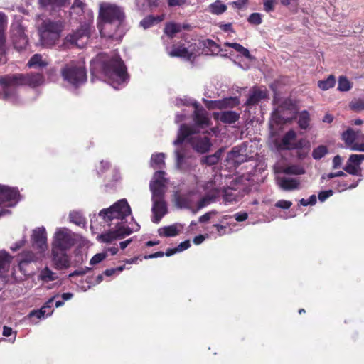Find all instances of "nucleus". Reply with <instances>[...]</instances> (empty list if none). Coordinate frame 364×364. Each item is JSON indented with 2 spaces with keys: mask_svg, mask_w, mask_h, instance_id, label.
<instances>
[{
  "mask_svg": "<svg viewBox=\"0 0 364 364\" xmlns=\"http://www.w3.org/2000/svg\"><path fill=\"white\" fill-rule=\"evenodd\" d=\"M131 215V208L125 198L119 200L107 208L102 209L97 217L102 223L109 227V230L99 235L97 240L110 243L138 231L140 226Z\"/></svg>",
  "mask_w": 364,
  "mask_h": 364,
  "instance_id": "f257e3e1",
  "label": "nucleus"
},
{
  "mask_svg": "<svg viewBox=\"0 0 364 364\" xmlns=\"http://www.w3.org/2000/svg\"><path fill=\"white\" fill-rule=\"evenodd\" d=\"M175 105L177 107L192 105L194 107V127L181 124L177 138L173 141L174 146L183 144L186 140L196 151L202 154L208 151L211 146L210 139L205 132L199 133V129H205L210 125V120L207 111L196 100L191 98H177L175 100Z\"/></svg>",
  "mask_w": 364,
  "mask_h": 364,
  "instance_id": "f03ea898",
  "label": "nucleus"
},
{
  "mask_svg": "<svg viewBox=\"0 0 364 364\" xmlns=\"http://www.w3.org/2000/svg\"><path fill=\"white\" fill-rule=\"evenodd\" d=\"M90 71L102 74L105 81L115 90L124 87L129 78L127 67L117 53L98 54L90 62Z\"/></svg>",
  "mask_w": 364,
  "mask_h": 364,
  "instance_id": "7ed1b4c3",
  "label": "nucleus"
},
{
  "mask_svg": "<svg viewBox=\"0 0 364 364\" xmlns=\"http://www.w3.org/2000/svg\"><path fill=\"white\" fill-rule=\"evenodd\" d=\"M44 77L41 73H15L0 76V93L1 99L14 105H20L24 103L20 96L18 87L28 86L36 87L43 84Z\"/></svg>",
  "mask_w": 364,
  "mask_h": 364,
  "instance_id": "20e7f679",
  "label": "nucleus"
},
{
  "mask_svg": "<svg viewBox=\"0 0 364 364\" xmlns=\"http://www.w3.org/2000/svg\"><path fill=\"white\" fill-rule=\"evenodd\" d=\"M98 24L102 37L121 41L124 34L123 23L125 14L123 8L109 2H102L99 5Z\"/></svg>",
  "mask_w": 364,
  "mask_h": 364,
  "instance_id": "39448f33",
  "label": "nucleus"
},
{
  "mask_svg": "<svg viewBox=\"0 0 364 364\" xmlns=\"http://www.w3.org/2000/svg\"><path fill=\"white\" fill-rule=\"evenodd\" d=\"M164 171H157L154 173L149 183L153 203L151 211L153 213L152 222L159 223L167 213V205L164 200L166 191L167 178Z\"/></svg>",
  "mask_w": 364,
  "mask_h": 364,
  "instance_id": "423d86ee",
  "label": "nucleus"
},
{
  "mask_svg": "<svg viewBox=\"0 0 364 364\" xmlns=\"http://www.w3.org/2000/svg\"><path fill=\"white\" fill-rule=\"evenodd\" d=\"M61 76L67 86L77 89L87 81V70L80 61H71L65 64L60 70Z\"/></svg>",
  "mask_w": 364,
  "mask_h": 364,
  "instance_id": "0eeeda50",
  "label": "nucleus"
},
{
  "mask_svg": "<svg viewBox=\"0 0 364 364\" xmlns=\"http://www.w3.org/2000/svg\"><path fill=\"white\" fill-rule=\"evenodd\" d=\"M64 27L60 20L46 19L38 27L40 44L44 48H50L58 41Z\"/></svg>",
  "mask_w": 364,
  "mask_h": 364,
  "instance_id": "6e6552de",
  "label": "nucleus"
},
{
  "mask_svg": "<svg viewBox=\"0 0 364 364\" xmlns=\"http://www.w3.org/2000/svg\"><path fill=\"white\" fill-rule=\"evenodd\" d=\"M176 146V149L174 151L176 168L183 172L191 171L196 166V163L191 156L190 149L183 144Z\"/></svg>",
  "mask_w": 364,
  "mask_h": 364,
  "instance_id": "1a4fd4ad",
  "label": "nucleus"
},
{
  "mask_svg": "<svg viewBox=\"0 0 364 364\" xmlns=\"http://www.w3.org/2000/svg\"><path fill=\"white\" fill-rule=\"evenodd\" d=\"M20 200L18 190L14 187L0 184V205L6 207H14ZM11 211L6 208H0V218L8 215Z\"/></svg>",
  "mask_w": 364,
  "mask_h": 364,
  "instance_id": "9d476101",
  "label": "nucleus"
},
{
  "mask_svg": "<svg viewBox=\"0 0 364 364\" xmlns=\"http://www.w3.org/2000/svg\"><path fill=\"white\" fill-rule=\"evenodd\" d=\"M75 244V239L70 230L58 228L53 235L51 247L69 250Z\"/></svg>",
  "mask_w": 364,
  "mask_h": 364,
  "instance_id": "9b49d317",
  "label": "nucleus"
},
{
  "mask_svg": "<svg viewBox=\"0 0 364 364\" xmlns=\"http://www.w3.org/2000/svg\"><path fill=\"white\" fill-rule=\"evenodd\" d=\"M10 32L14 48L19 51L25 49L28 46V38L25 34V28L18 20L12 23Z\"/></svg>",
  "mask_w": 364,
  "mask_h": 364,
  "instance_id": "f8f14e48",
  "label": "nucleus"
},
{
  "mask_svg": "<svg viewBox=\"0 0 364 364\" xmlns=\"http://www.w3.org/2000/svg\"><path fill=\"white\" fill-rule=\"evenodd\" d=\"M91 28L92 26L90 23H84L75 32L68 35L65 40L70 44L75 45L79 48H83L90 38Z\"/></svg>",
  "mask_w": 364,
  "mask_h": 364,
  "instance_id": "ddd939ff",
  "label": "nucleus"
},
{
  "mask_svg": "<svg viewBox=\"0 0 364 364\" xmlns=\"http://www.w3.org/2000/svg\"><path fill=\"white\" fill-rule=\"evenodd\" d=\"M68 251L51 247V261L55 269L63 270L70 267V257Z\"/></svg>",
  "mask_w": 364,
  "mask_h": 364,
  "instance_id": "4468645a",
  "label": "nucleus"
},
{
  "mask_svg": "<svg viewBox=\"0 0 364 364\" xmlns=\"http://www.w3.org/2000/svg\"><path fill=\"white\" fill-rule=\"evenodd\" d=\"M296 133L294 130L290 129L287 132L277 144V149L279 150H294L301 148L302 141L296 142Z\"/></svg>",
  "mask_w": 364,
  "mask_h": 364,
  "instance_id": "2eb2a0df",
  "label": "nucleus"
},
{
  "mask_svg": "<svg viewBox=\"0 0 364 364\" xmlns=\"http://www.w3.org/2000/svg\"><path fill=\"white\" fill-rule=\"evenodd\" d=\"M32 245L40 252H44L48 248L47 233L45 227H38L33 230L31 237Z\"/></svg>",
  "mask_w": 364,
  "mask_h": 364,
  "instance_id": "dca6fc26",
  "label": "nucleus"
},
{
  "mask_svg": "<svg viewBox=\"0 0 364 364\" xmlns=\"http://www.w3.org/2000/svg\"><path fill=\"white\" fill-rule=\"evenodd\" d=\"M205 105L210 109L233 107L239 104L237 97H226L218 100H205Z\"/></svg>",
  "mask_w": 364,
  "mask_h": 364,
  "instance_id": "f3484780",
  "label": "nucleus"
},
{
  "mask_svg": "<svg viewBox=\"0 0 364 364\" xmlns=\"http://www.w3.org/2000/svg\"><path fill=\"white\" fill-rule=\"evenodd\" d=\"M193 191H189L186 193H176L174 196L176 205L180 208L191 209L194 201L191 199Z\"/></svg>",
  "mask_w": 364,
  "mask_h": 364,
  "instance_id": "a211bd4d",
  "label": "nucleus"
},
{
  "mask_svg": "<svg viewBox=\"0 0 364 364\" xmlns=\"http://www.w3.org/2000/svg\"><path fill=\"white\" fill-rule=\"evenodd\" d=\"M277 183L284 191H293L299 189L300 182L297 178L287 176L277 178Z\"/></svg>",
  "mask_w": 364,
  "mask_h": 364,
  "instance_id": "6ab92c4d",
  "label": "nucleus"
},
{
  "mask_svg": "<svg viewBox=\"0 0 364 364\" xmlns=\"http://www.w3.org/2000/svg\"><path fill=\"white\" fill-rule=\"evenodd\" d=\"M267 96L268 95L266 89L262 90L260 88L254 87L250 92L249 97L246 102V105L248 106L257 105L262 100L266 99Z\"/></svg>",
  "mask_w": 364,
  "mask_h": 364,
  "instance_id": "aec40b11",
  "label": "nucleus"
},
{
  "mask_svg": "<svg viewBox=\"0 0 364 364\" xmlns=\"http://www.w3.org/2000/svg\"><path fill=\"white\" fill-rule=\"evenodd\" d=\"M168 53L171 57L181 58L186 60H190L193 56V53L183 45L173 46L172 50Z\"/></svg>",
  "mask_w": 364,
  "mask_h": 364,
  "instance_id": "412c9836",
  "label": "nucleus"
},
{
  "mask_svg": "<svg viewBox=\"0 0 364 364\" xmlns=\"http://www.w3.org/2000/svg\"><path fill=\"white\" fill-rule=\"evenodd\" d=\"M215 117L223 123L232 124L239 119L240 114L234 111H224L215 113Z\"/></svg>",
  "mask_w": 364,
  "mask_h": 364,
  "instance_id": "4be33fe9",
  "label": "nucleus"
},
{
  "mask_svg": "<svg viewBox=\"0 0 364 364\" xmlns=\"http://www.w3.org/2000/svg\"><path fill=\"white\" fill-rule=\"evenodd\" d=\"M39 259L38 255L31 250H26L23 251L19 256H18V264L20 267H22L23 265L36 262Z\"/></svg>",
  "mask_w": 364,
  "mask_h": 364,
  "instance_id": "5701e85b",
  "label": "nucleus"
},
{
  "mask_svg": "<svg viewBox=\"0 0 364 364\" xmlns=\"http://www.w3.org/2000/svg\"><path fill=\"white\" fill-rule=\"evenodd\" d=\"M37 278L38 281H41L43 283H48L56 280L58 275L50 268L46 267L39 272Z\"/></svg>",
  "mask_w": 364,
  "mask_h": 364,
  "instance_id": "b1692460",
  "label": "nucleus"
},
{
  "mask_svg": "<svg viewBox=\"0 0 364 364\" xmlns=\"http://www.w3.org/2000/svg\"><path fill=\"white\" fill-rule=\"evenodd\" d=\"M166 154L164 153H156L151 155L150 166L153 168H163L165 166Z\"/></svg>",
  "mask_w": 364,
  "mask_h": 364,
  "instance_id": "393cba45",
  "label": "nucleus"
},
{
  "mask_svg": "<svg viewBox=\"0 0 364 364\" xmlns=\"http://www.w3.org/2000/svg\"><path fill=\"white\" fill-rule=\"evenodd\" d=\"M359 132L354 131L352 128L347 129L341 134V139L348 147L355 142Z\"/></svg>",
  "mask_w": 364,
  "mask_h": 364,
  "instance_id": "a878e982",
  "label": "nucleus"
},
{
  "mask_svg": "<svg viewBox=\"0 0 364 364\" xmlns=\"http://www.w3.org/2000/svg\"><path fill=\"white\" fill-rule=\"evenodd\" d=\"M163 19H164V16H162V15L156 16L150 15V16L145 17L140 21V26L141 27H143L144 29H147V28L157 24L158 23L162 21Z\"/></svg>",
  "mask_w": 364,
  "mask_h": 364,
  "instance_id": "bb28decb",
  "label": "nucleus"
},
{
  "mask_svg": "<svg viewBox=\"0 0 364 364\" xmlns=\"http://www.w3.org/2000/svg\"><path fill=\"white\" fill-rule=\"evenodd\" d=\"M158 233L161 237H174L178 235L179 230L177 225L175 224L159 228Z\"/></svg>",
  "mask_w": 364,
  "mask_h": 364,
  "instance_id": "cd10ccee",
  "label": "nucleus"
},
{
  "mask_svg": "<svg viewBox=\"0 0 364 364\" xmlns=\"http://www.w3.org/2000/svg\"><path fill=\"white\" fill-rule=\"evenodd\" d=\"M27 65L29 68H41L48 65V62L42 59V55L40 54L33 55L28 62Z\"/></svg>",
  "mask_w": 364,
  "mask_h": 364,
  "instance_id": "c85d7f7f",
  "label": "nucleus"
},
{
  "mask_svg": "<svg viewBox=\"0 0 364 364\" xmlns=\"http://www.w3.org/2000/svg\"><path fill=\"white\" fill-rule=\"evenodd\" d=\"M227 10V6L220 0H216L208 6V11L215 15H220Z\"/></svg>",
  "mask_w": 364,
  "mask_h": 364,
  "instance_id": "c756f323",
  "label": "nucleus"
},
{
  "mask_svg": "<svg viewBox=\"0 0 364 364\" xmlns=\"http://www.w3.org/2000/svg\"><path fill=\"white\" fill-rule=\"evenodd\" d=\"M181 31V26L179 24L174 23H169L166 25L164 28L165 36H163L162 38L165 41V38H172L174 35Z\"/></svg>",
  "mask_w": 364,
  "mask_h": 364,
  "instance_id": "7c9ffc66",
  "label": "nucleus"
},
{
  "mask_svg": "<svg viewBox=\"0 0 364 364\" xmlns=\"http://www.w3.org/2000/svg\"><path fill=\"white\" fill-rule=\"evenodd\" d=\"M298 125L301 129H307L310 124V114L306 110H303L298 114Z\"/></svg>",
  "mask_w": 364,
  "mask_h": 364,
  "instance_id": "2f4dec72",
  "label": "nucleus"
},
{
  "mask_svg": "<svg viewBox=\"0 0 364 364\" xmlns=\"http://www.w3.org/2000/svg\"><path fill=\"white\" fill-rule=\"evenodd\" d=\"M69 219L71 223H73L78 226L84 227L86 225V219L80 211L70 212Z\"/></svg>",
  "mask_w": 364,
  "mask_h": 364,
  "instance_id": "473e14b6",
  "label": "nucleus"
},
{
  "mask_svg": "<svg viewBox=\"0 0 364 364\" xmlns=\"http://www.w3.org/2000/svg\"><path fill=\"white\" fill-rule=\"evenodd\" d=\"M224 46L232 48L237 53H239L240 54H241L242 56L245 57L246 58H248V59L252 58L250 51L239 43L225 42L224 43Z\"/></svg>",
  "mask_w": 364,
  "mask_h": 364,
  "instance_id": "72a5a7b5",
  "label": "nucleus"
},
{
  "mask_svg": "<svg viewBox=\"0 0 364 364\" xmlns=\"http://www.w3.org/2000/svg\"><path fill=\"white\" fill-rule=\"evenodd\" d=\"M54 310H50L49 311H44L42 308L37 310H32L28 315L30 319L36 317L37 319L41 320L48 316H50L53 313Z\"/></svg>",
  "mask_w": 364,
  "mask_h": 364,
  "instance_id": "f704fd0d",
  "label": "nucleus"
},
{
  "mask_svg": "<svg viewBox=\"0 0 364 364\" xmlns=\"http://www.w3.org/2000/svg\"><path fill=\"white\" fill-rule=\"evenodd\" d=\"M38 2L41 8H46L49 6L52 7H60L64 6L67 0H38Z\"/></svg>",
  "mask_w": 364,
  "mask_h": 364,
  "instance_id": "c9c22d12",
  "label": "nucleus"
},
{
  "mask_svg": "<svg viewBox=\"0 0 364 364\" xmlns=\"http://www.w3.org/2000/svg\"><path fill=\"white\" fill-rule=\"evenodd\" d=\"M215 200V197L212 195L207 194L202 198H200L198 203L197 207L196 210H193V213H196L198 210L208 206L209 204H210L212 202Z\"/></svg>",
  "mask_w": 364,
  "mask_h": 364,
  "instance_id": "e433bc0d",
  "label": "nucleus"
},
{
  "mask_svg": "<svg viewBox=\"0 0 364 364\" xmlns=\"http://www.w3.org/2000/svg\"><path fill=\"white\" fill-rule=\"evenodd\" d=\"M335 84L336 79L333 75H330L326 80L318 82V86L322 90H327L334 87Z\"/></svg>",
  "mask_w": 364,
  "mask_h": 364,
  "instance_id": "4c0bfd02",
  "label": "nucleus"
},
{
  "mask_svg": "<svg viewBox=\"0 0 364 364\" xmlns=\"http://www.w3.org/2000/svg\"><path fill=\"white\" fill-rule=\"evenodd\" d=\"M352 87L351 82L346 76H340L338 78V90L341 92H347Z\"/></svg>",
  "mask_w": 364,
  "mask_h": 364,
  "instance_id": "58836bf2",
  "label": "nucleus"
},
{
  "mask_svg": "<svg viewBox=\"0 0 364 364\" xmlns=\"http://www.w3.org/2000/svg\"><path fill=\"white\" fill-rule=\"evenodd\" d=\"M327 153V147L324 145H321L313 150L312 157L316 160H319L325 156Z\"/></svg>",
  "mask_w": 364,
  "mask_h": 364,
  "instance_id": "ea45409f",
  "label": "nucleus"
},
{
  "mask_svg": "<svg viewBox=\"0 0 364 364\" xmlns=\"http://www.w3.org/2000/svg\"><path fill=\"white\" fill-rule=\"evenodd\" d=\"M343 170L350 175L361 176V168L357 167L356 166L353 165V164H350L348 161L343 167Z\"/></svg>",
  "mask_w": 364,
  "mask_h": 364,
  "instance_id": "a19ab883",
  "label": "nucleus"
},
{
  "mask_svg": "<svg viewBox=\"0 0 364 364\" xmlns=\"http://www.w3.org/2000/svg\"><path fill=\"white\" fill-rule=\"evenodd\" d=\"M11 259V257L5 250L0 251V271L8 265Z\"/></svg>",
  "mask_w": 364,
  "mask_h": 364,
  "instance_id": "79ce46f5",
  "label": "nucleus"
},
{
  "mask_svg": "<svg viewBox=\"0 0 364 364\" xmlns=\"http://www.w3.org/2000/svg\"><path fill=\"white\" fill-rule=\"evenodd\" d=\"M229 159L235 160L236 162L244 161L245 156L240 154V149L237 146H235L232 149L231 151L228 154Z\"/></svg>",
  "mask_w": 364,
  "mask_h": 364,
  "instance_id": "37998d69",
  "label": "nucleus"
},
{
  "mask_svg": "<svg viewBox=\"0 0 364 364\" xmlns=\"http://www.w3.org/2000/svg\"><path fill=\"white\" fill-rule=\"evenodd\" d=\"M364 161V154H351L348 162L353 164L357 167H360L362 162Z\"/></svg>",
  "mask_w": 364,
  "mask_h": 364,
  "instance_id": "c03bdc74",
  "label": "nucleus"
},
{
  "mask_svg": "<svg viewBox=\"0 0 364 364\" xmlns=\"http://www.w3.org/2000/svg\"><path fill=\"white\" fill-rule=\"evenodd\" d=\"M107 257V252H100L95 255L90 261V265H95L103 261Z\"/></svg>",
  "mask_w": 364,
  "mask_h": 364,
  "instance_id": "a18cd8bd",
  "label": "nucleus"
},
{
  "mask_svg": "<svg viewBox=\"0 0 364 364\" xmlns=\"http://www.w3.org/2000/svg\"><path fill=\"white\" fill-rule=\"evenodd\" d=\"M350 107L355 111L364 110V98H360L350 103Z\"/></svg>",
  "mask_w": 364,
  "mask_h": 364,
  "instance_id": "49530a36",
  "label": "nucleus"
},
{
  "mask_svg": "<svg viewBox=\"0 0 364 364\" xmlns=\"http://www.w3.org/2000/svg\"><path fill=\"white\" fill-rule=\"evenodd\" d=\"M248 21L253 25H259L262 21V16L259 13H253L249 16Z\"/></svg>",
  "mask_w": 364,
  "mask_h": 364,
  "instance_id": "de8ad7c7",
  "label": "nucleus"
},
{
  "mask_svg": "<svg viewBox=\"0 0 364 364\" xmlns=\"http://www.w3.org/2000/svg\"><path fill=\"white\" fill-rule=\"evenodd\" d=\"M218 161L219 160L213 154L206 156L203 157L201 160V162L203 164H206L208 166L215 165L218 164Z\"/></svg>",
  "mask_w": 364,
  "mask_h": 364,
  "instance_id": "09e8293b",
  "label": "nucleus"
},
{
  "mask_svg": "<svg viewBox=\"0 0 364 364\" xmlns=\"http://www.w3.org/2000/svg\"><path fill=\"white\" fill-rule=\"evenodd\" d=\"M14 334V337L12 338H9V341L11 343H14L16 337V331H13L12 328L8 326H4L3 328V336L5 337H9Z\"/></svg>",
  "mask_w": 364,
  "mask_h": 364,
  "instance_id": "8fccbe9b",
  "label": "nucleus"
},
{
  "mask_svg": "<svg viewBox=\"0 0 364 364\" xmlns=\"http://www.w3.org/2000/svg\"><path fill=\"white\" fill-rule=\"evenodd\" d=\"M110 164L107 161L102 160L100 165L97 166L96 170L99 176L102 175L105 171L109 169Z\"/></svg>",
  "mask_w": 364,
  "mask_h": 364,
  "instance_id": "3c124183",
  "label": "nucleus"
},
{
  "mask_svg": "<svg viewBox=\"0 0 364 364\" xmlns=\"http://www.w3.org/2000/svg\"><path fill=\"white\" fill-rule=\"evenodd\" d=\"M316 196L311 195L308 199L302 198L299 200V205L303 206L314 205L316 203Z\"/></svg>",
  "mask_w": 364,
  "mask_h": 364,
  "instance_id": "603ef678",
  "label": "nucleus"
},
{
  "mask_svg": "<svg viewBox=\"0 0 364 364\" xmlns=\"http://www.w3.org/2000/svg\"><path fill=\"white\" fill-rule=\"evenodd\" d=\"M124 269H125V266L122 265V266H119L116 268L107 269L104 272L103 274L107 277H111L114 274H119V273L122 272Z\"/></svg>",
  "mask_w": 364,
  "mask_h": 364,
  "instance_id": "864d4df0",
  "label": "nucleus"
},
{
  "mask_svg": "<svg viewBox=\"0 0 364 364\" xmlns=\"http://www.w3.org/2000/svg\"><path fill=\"white\" fill-rule=\"evenodd\" d=\"M333 191L332 190L323 191L319 192L318 198L319 201L324 202L327 198L333 196Z\"/></svg>",
  "mask_w": 364,
  "mask_h": 364,
  "instance_id": "5fc2aeb1",
  "label": "nucleus"
},
{
  "mask_svg": "<svg viewBox=\"0 0 364 364\" xmlns=\"http://www.w3.org/2000/svg\"><path fill=\"white\" fill-rule=\"evenodd\" d=\"M85 6V3L82 0H74V2L72 6V9L75 11L77 14L82 12L84 6Z\"/></svg>",
  "mask_w": 364,
  "mask_h": 364,
  "instance_id": "6e6d98bb",
  "label": "nucleus"
},
{
  "mask_svg": "<svg viewBox=\"0 0 364 364\" xmlns=\"http://www.w3.org/2000/svg\"><path fill=\"white\" fill-rule=\"evenodd\" d=\"M292 205V203L289 200H278L275 206L282 209H289Z\"/></svg>",
  "mask_w": 364,
  "mask_h": 364,
  "instance_id": "4d7b16f0",
  "label": "nucleus"
},
{
  "mask_svg": "<svg viewBox=\"0 0 364 364\" xmlns=\"http://www.w3.org/2000/svg\"><path fill=\"white\" fill-rule=\"evenodd\" d=\"M26 242V236H24L21 240L15 242L14 245H12L11 247H10V249L13 251V252H16L17 250H18L21 247H22L25 243Z\"/></svg>",
  "mask_w": 364,
  "mask_h": 364,
  "instance_id": "13d9d810",
  "label": "nucleus"
},
{
  "mask_svg": "<svg viewBox=\"0 0 364 364\" xmlns=\"http://www.w3.org/2000/svg\"><path fill=\"white\" fill-rule=\"evenodd\" d=\"M275 0H264V9L267 12L272 11L274 9Z\"/></svg>",
  "mask_w": 364,
  "mask_h": 364,
  "instance_id": "bf43d9fd",
  "label": "nucleus"
},
{
  "mask_svg": "<svg viewBox=\"0 0 364 364\" xmlns=\"http://www.w3.org/2000/svg\"><path fill=\"white\" fill-rule=\"evenodd\" d=\"M186 4V0H168V5L170 7L183 6Z\"/></svg>",
  "mask_w": 364,
  "mask_h": 364,
  "instance_id": "052dcab7",
  "label": "nucleus"
},
{
  "mask_svg": "<svg viewBox=\"0 0 364 364\" xmlns=\"http://www.w3.org/2000/svg\"><path fill=\"white\" fill-rule=\"evenodd\" d=\"M191 246V242L189 240H185L182 242H181L177 247H176V251L178 252H181L186 250H187L188 248H189Z\"/></svg>",
  "mask_w": 364,
  "mask_h": 364,
  "instance_id": "680f3d73",
  "label": "nucleus"
},
{
  "mask_svg": "<svg viewBox=\"0 0 364 364\" xmlns=\"http://www.w3.org/2000/svg\"><path fill=\"white\" fill-rule=\"evenodd\" d=\"M216 214V211L215 210H212V211H210V212H208L206 213H205L204 215H203L202 216H200L199 218V222L203 223H206L208 222L210 218L211 217Z\"/></svg>",
  "mask_w": 364,
  "mask_h": 364,
  "instance_id": "e2e57ef3",
  "label": "nucleus"
},
{
  "mask_svg": "<svg viewBox=\"0 0 364 364\" xmlns=\"http://www.w3.org/2000/svg\"><path fill=\"white\" fill-rule=\"evenodd\" d=\"M284 172L286 173L302 174L304 173V170L302 168H299L296 166H290L287 168Z\"/></svg>",
  "mask_w": 364,
  "mask_h": 364,
  "instance_id": "0e129e2a",
  "label": "nucleus"
},
{
  "mask_svg": "<svg viewBox=\"0 0 364 364\" xmlns=\"http://www.w3.org/2000/svg\"><path fill=\"white\" fill-rule=\"evenodd\" d=\"M91 269V268L90 267H85V269H77L74 272H73L72 273H70L69 274V277H73L75 276H80V275H83V274H85L86 273H87Z\"/></svg>",
  "mask_w": 364,
  "mask_h": 364,
  "instance_id": "69168bd1",
  "label": "nucleus"
},
{
  "mask_svg": "<svg viewBox=\"0 0 364 364\" xmlns=\"http://www.w3.org/2000/svg\"><path fill=\"white\" fill-rule=\"evenodd\" d=\"M8 23V19L6 16L0 11V31H4Z\"/></svg>",
  "mask_w": 364,
  "mask_h": 364,
  "instance_id": "338daca9",
  "label": "nucleus"
},
{
  "mask_svg": "<svg viewBox=\"0 0 364 364\" xmlns=\"http://www.w3.org/2000/svg\"><path fill=\"white\" fill-rule=\"evenodd\" d=\"M348 148L352 151L364 152V142L361 144L353 142Z\"/></svg>",
  "mask_w": 364,
  "mask_h": 364,
  "instance_id": "774afa93",
  "label": "nucleus"
}]
</instances>
